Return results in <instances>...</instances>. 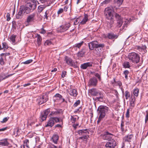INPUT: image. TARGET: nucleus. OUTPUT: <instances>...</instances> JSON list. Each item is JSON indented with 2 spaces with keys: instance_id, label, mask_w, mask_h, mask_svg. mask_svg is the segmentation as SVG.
Returning <instances> with one entry per match:
<instances>
[{
  "instance_id": "obj_8",
  "label": "nucleus",
  "mask_w": 148,
  "mask_h": 148,
  "mask_svg": "<svg viewBox=\"0 0 148 148\" xmlns=\"http://www.w3.org/2000/svg\"><path fill=\"white\" fill-rule=\"evenodd\" d=\"M98 82V80L95 77H92L90 79L88 82L89 87L95 86Z\"/></svg>"
},
{
  "instance_id": "obj_35",
  "label": "nucleus",
  "mask_w": 148,
  "mask_h": 148,
  "mask_svg": "<svg viewBox=\"0 0 148 148\" xmlns=\"http://www.w3.org/2000/svg\"><path fill=\"white\" fill-rule=\"evenodd\" d=\"M16 37V35L13 34L10 36V39L12 42L13 43H15V38Z\"/></svg>"
},
{
  "instance_id": "obj_3",
  "label": "nucleus",
  "mask_w": 148,
  "mask_h": 148,
  "mask_svg": "<svg viewBox=\"0 0 148 148\" xmlns=\"http://www.w3.org/2000/svg\"><path fill=\"white\" fill-rule=\"evenodd\" d=\"M127 58L130 61L134 63H137L140 61L139 56L137 53L135 52L129 53L128 55Z\"/></svg>"
},
{
  "instance_id": "obj_48",
  "label": "nucleus",
  "mask_w": 148,
  "mask_h": 148,
  "mask_svg": "<svg viewBox=\"0 0 148 148\" xmlns=\"http://www.w3.org/2000/svg\"><path fill=\"white\" fill-rule=\"evenodd\" d=\"M33 61V60L32 59L27 60L25 62H23V63L24 64H28L31 63Z\"/></svg>"
},
{
  "instance_id": "obj_59",
  "label": "nucleus",
  "mask_w": 148,
  "mask_h": 148,
  "mask_svg": "<svg viewBox=\"0 0 148 148\" xmlns=\"http://www.w3.org/2000/svg\"><path fill=\"white\" fill-rule=\"evenodd\" d=\"M49 13V11L48 10H47L45 13V15L44 16H45V17L47 19H48V16L47 15H48V14Z\"/></svg>"
},
{
  "instance_id": "obj_21",
  "label": "nucleus",
  "mask_w": 148,
  "mask_h": 148,
  "mask_svg": "<svg viewBox=\"0 0 148 148\" xmlns=\"http://www.w3.org/2000/svg\"><path fill=\"white\" fill-rule=\"evenodd\" d=\"M88 20V16L86 14H85L84 17L83 18L82 21L80 22L79 24L84 25L86 23Z\"/></svg>"
},
{
  "instance_id": "obj_9",
  "label": "nucleus",
  "mask_w": 148,
  "mask_h": 148,
  "mask_svg": "<svg viewBox=\"0 0 148 148\" xmlns=\"http://www.w3.org/2000/svg\"><path fill=\"white\" fill-rule=\"evenodd\" d=\"M119 36V35L114 34L112 32L108 33L106 35V38L111 40H115L117 39Z\"/></svg>"
},
{
  "instance_id": "obj_30",
  "label": "nucleus",
  "mask_w": 148,
  "mask_h": 148,
  "mask_svg": "<svg viewBox=\"0 0 148 148\" xmlns=\"http://www.w3.org/2000/svg\"><path fill=\"white\" fill-rule=\"evenodd\" d=\"M137 49L140 51V50H143V51L144 52V53H145L146 51V49L147 48L146 47L145 45H143L142 46V47H140L139 46H138L137 47Z\"/></svg>"
},
{
  "instance_id": "obj_41",
  "label": "nucleus",
  "mask_w": 148,
  "mask_h": 148,
  "mask_svg": "<svg viewBox=\"0 0 148 148\" xmlns=\"http://www.w3.org/2000/svg\"><path fill=\"white\" fill-rule=\"evenodd\" d=\"M138 92L139 90L138 89L136 88L134 89L133 92V94L134 96L137 97L138 95Z\"/></svg>"
},
{
  "instance_id": "obj_34",
  "label": "nucleus",
  "mask_w": 148,
  "mask_h": 148,
  "mask_svg": "<svg viewBox=\"0 0 148 148\" xmlns=\"http://www.w3.org/2000/svg\"><path fill=\"white\" fill-rule=\"evenodd\" d=\"M110 20L109 21H108V23H109L108 24V26L109 25L110 28H111L112 26V25L114 23V20L112 18L111 19H109Z\"/></svg>"
},
{
  "instance_id": "obj_11",
  "label": "nucleus",
  "mask_w": 148,
  "mask_h": 148,
  "mask_svg": "<svg viewBox=\"0 0 148 148\" xmlns=\"http://www.w3.org/2000/svg\"><path fill=\"white\" fill-rule=\"evenodd\" d=\"M88 130V129L80 130L78 131L77 133L79 136H88V134H89Z\"/></svg>"
},
{
  "instance_id": "obj_23",
  "label": "nucleus",
  "mask_w": 148,
  "mask_h": 148,
  "mask_svg": "<svg viewBox=\"0 0 148 148\" xmlns=\"http://www.w3.org/2000/svg\"><path fill=\"white\" fill-rule=\"evenodd\" d=\"M83 43L84 42L82 41L80 43L76 44L73 46L72 49H75L76 47L80 48L83 44Z\"/></svg>"
},
{
  "instance_id": "obj_58",
  "label": "nucleus",
  "mask_w": 148,
  "mask_h": 148,
  "mask_svg": "<svg viewBox=\"0 0 148 148\" xmlns=\"http://www.w3.org/2000/svg\"><path fill=\"white\" fill-rule=\"evenodd\" d=\"M52 118L53 119V121H55L56 123L60 121L59 118L55 117Z\"/></svg>"
},
{
  "instance_id": "obj_46",
  "label": "nucleus",
  "mask_w": 148,
  "mask_h": 148,
  "mask_svg": "<svg viewBox=\"0 0 148 148\" xmlns=\"http://www.w3.org/2000/svg\"><path fill=\"white\" fill-rule=\"evenodd\" d=\"M80 19L79 18H77L74 21V25H77L79 23L80 21Z\"/></svg>"
},
{
  "instance_id": "obj_31",
  "label": "nucleus",
  "mask_w": 148,
  "mask_h": 148,
  "mask_svg": "<svg viewBox=\"0 0 148 148\" xmlns=\"http://www.w3.org/2000/svg\"><path fill=\"white\" fill-rule=\"evenodd\" d=\"M54 97L57 98L58 99L60 100L62 99V102H64L65 101L64 99L62 98V96L58 93L56 94L54 96Z\"/></svg>"
},
{
  "instance_id": "obj_1",
  "label": "nucleus",
  "mask_w": 148,
  "mask_h": 148,
  "mask_svg": "<svg viewBox=\"0 0 148 148\" xmlns=\"http://www.w3.org/2000/svg\"><path fill=\"white\" fill-rule=\"evenodd\" d=\"M25 6L22 5L19 11L24 14L25 12L27 14L32 12L36 7L38 1L35 0H27Z\"/></svg>"
},
{
  "instance_id": "obj_12",
  "label": "nucleus",
  "mask_w": 148,
  "mask_h": 148,
  "mask_svg": "<svg viewBox=\"0 0 148 148\" xmlns=\"http://www.w3.org/2000/svg\"><path fill=\"white\" fill-rule=\"evenodd\" d=\"M100 92L95 88H92L89 90V92L91 95L94 96H98Z\"/></svg>"
},
{
  "instance_id": "obj_42",
  "label": "nucleus",
  "mask_w": 148,
  "mask_h": 148,
  "mask_svg": "<svg viewBox=\"0 0 148 148\" xmlns=\"http://www.w3.org/2000/svg\"><path fill=\"white\" fill-rule=\"evenodd\" d=\"M123 24L122 20L117 21V26L118 27H120Z\"/></svg>"
},
{
  "instance_id": "obj_5",
  "label": "nucleus",
  "mask_w": 148,
  "mask_h": 148,
  "mask_svg": "<svg viewBox=\"0 0 148 148\" xmlns=\"http://www.w3.org/2000/svg\"><path fill=\"white\" fill-rule=\"evenodd\" d=\"M109 110V108L106 106H100L98 108L97 111L98 112L99 116L104 118L106 113Z\"/></svg>"
},
{
  "instance_id": "obj_29",
  "label": "nucleus",
  "mask_w": 148,
  "mask_h": 148,
  "mask_svg": "<svg viewBox=\"0 0 148 148\" xmlns=\"http://www.w3.org/2000/svg\"><path fill=\"white\" fill-rule=\"evenodd\" d=\"M123 0H114V3L118 7H119L122 4Z\"/></svg>"
},
{
  "instance_id": "obj_61",
  "label": "nucleus",
  "mask_w": 148,
  "mask_h": 148,
  "mask_svg": "<svg viewBox=\"0 0 148 148\" xmlns=\"http://www.w3.org/2000/svg\"><path fill=\"white\" fill-rule=\"evenodd\" d=\"M66 71L63 72L62 73V74L61 75L62 77L63 78L65 77L66 76Z\"/></svg>"
},
{
  "instance_id": "obj_2",
  "label": "nucleus",
  "mask_w": 148,
  "mask_h": 148,
  "mask_svg": "<svg viewBox=\"0 0 148 148\" xmlns=\"http://www.w3.org/2000/svg\"><path fill=\"white\" fill-rule=\"evenodd\" d=\"M105 136V139L108 140L105 146L106 147L114 148L116 145V142L114 139L112 138V136H113V135L108 132H107Z\"/></svg>"
},
{
  "instance_id": "obj_64",
  "label": "nucleus",
  "mask_w": 148,
  "mask_h": 148,
  "mask_svg": "<svg viewBox=\"0 0 148 148\" xmlns=\"http://www.w3.org/2000/svg\"><path fill=\"white\" fill-rule=\"evenodd\" d=\"M148 120V112H147V113L146 115L145 119V122L146 123L147 121Z\"/></svg>"
},
{
  "instance_id": "obj_44",
  "label": "nucleus",
  "mask_w": 148,
  "mask_h": 148,
  "mask_svg": "<svg viewBox=\"0 0 148 148\" xmlns=\"http://www.w3.org/2000/svg\"><path fill=\"white\" fill-rule=\"evenodd\" d=\"M125 99H127L128 98L130 97V94L129 92L127 91H126L125 92Z\"/></svg>"
},
{
  "instance_id": "obj_55",
  "label": "nucleus",
  "mask_w": 148,
  "mask_h": 148,
  "mask_svg": "<svg viewBox=\"0 0 148 148\" xmlns=\"http://www.w3.org/2000/svg\"><path fill=\"white\" fill-rule=\"evenodd\" d=\"M6 17L7 18V20L8 21H9L11 19V18L10 17V14L9 13H7Z\"/></svg>"
},
{
  "instance_id": "obj_26",
  "label": "nucleus",
  "mask_w": 148,
  "mask_h": 148,
  "mask_svg": "<svg viewBox=\"0 0 148 148\" xmlns=\"http://www.w3.org/2000/svg\"><path fill=\"white\" fill-rule=\"evenodd\" d=\"M9 145V143L7 141L6 139H5L0 142V147L8 146Z\"/></svg>"
},
{
  "instance_id": "obj_60",
  "label": "nucleus",
  "mask_w": 148,
  "mask_h": 148,
  "mask_svg": "<svg viewBox=\"0 0 148 148\" xmlns=\"http://www.w3.org/2000/svg\"><path fill=\"white\" fill-rule=\"evenodd\" d=\"M103 117L99 116L98 118V120H97V123H99L100 122V121L103 119Z\"/></svg>"
},
{
  "instance_id": "obj_62",
  "label": "nucleus",
  "mask_w": 148,
  "mask_h": 148,
  "mask_svg": "<svg viewBox=\"0 0 148 148\" xmlns=\"http://www.w3.org/2000/svg\"><path fill=\"white\" fill-rule=\"evenodd\" d=\"M128 21H125L124 23L123 24V27H127V25H128Z\"/></svg>"
},
{
  "instance_id": "obj_22",
  "label": "nucleus",
  "mask_w": 148,
  "mask_h": 148,
  "mask_svg": "<svg viewBox=\"0 0 148 148\" xmlns=\"http://www.w3.org/2000/svg\"><path fill=\"white\" fill-rule=\"evenodd\" d=\"M29 140L26 139L23 141V148H29Z\"/></svg>"
},
{
  "instance_id": "obj_54",
  "label": "nucleus",
  "mask_w": 148,
  "mask_h": 148,
  "mask_svg": "<svg viewBox=\"0 0 148 148\" xmlns=\"http://www.w3.org/2000/svg\"><path fill=\"white\" fill-rule=\"evenodd\" d=\"M9 118V117H5L3 119V121H1V122L3 123L6 122L8 120Z\"/></svg>"
},
{
  "instance_id": "obj_43",
  "label": "nucleus",
  "mask_w": 148,
  "mask_h": 148,
  "mask_svg": "<svg viewBox=\"0 0 148 148\" xmlns=\"http://www.w3.org/2000/svg\"><path fill=\"white\" fill-rule=\"evenodd\" d=\"M99 95L100 96L97 97V99L98 100H99L100 99H102L103 97V95L101 92L99 93L98 95Z\"/></svg>"
},
{
  "instance_id": "obj_19",
  "label": "nucleus",
  "mask_w": 148,
  "mask_h": 148,
  "mask_svg": "<svg viewBox=\"0 0 148 148\" xmlns=\"http://www.w3.org/2000/svg\"><path fill=\"white\" fill-rule=\"evenodd\" d=\"M49 6V5H39L38 8V12L40 13L47 6Z\"/></svg>"
},
{
  "instance_id": "obj_38",
  "label": "nucleus",
  "mask_w": 148,
  "mask_h": 148,
  "mask_svg": "<svg viewBox=\"0 0 148 148\" xmlns=\"http://www.w3.org/2000/svg\"><path fill=\"white\" fill-rule=\"evenodd\" d=\"M37 41L39 45L40 44V42L42 40L41 37L40 35L37 34Z\"/></svg>"
},
{
  "instance_id": "obj_56",
  "label": "nucleus",
  "mask_w": 148,
  "mask_h": 148,
  "mask_svg": "<svg viewBox=\"0 0 148 148\" xmlns=\"http://www.w3.org/2000/svg\"><path fill=\"white\" fill-rule=\"evenodd\" d=\"M111 1V0H105L103 2L102 4H108Z\"/></svg>"
},
{
  "instance_id": "obj_20",
  "label": "nucleus",
  "mask_w": 148,
  "mask_h": 148,
  "mask_svg": "<svg viewBox=\"0 0 148 148\" xmlns=\"http://www.w3.org/2000/svg\"><path fill=\"white\" fill-rule=\"evenodd\" d=\"M86 52L84 49H82L81 51L78 52L77 53V56L78 57H83L84 55Z\"/></svg>"
},
{
  "instance_id": "obj_52",
  "label": "nucleus",
  "mask_w": 148,
  "mask_h": 148,
  "mask_svg": "<svg viewBox=\"0 0 148 148\" xmlns=\"http://www.w3.org/2000/svg\"><path fill=\"white\" fill-rule=\"evenodd\" d=\"M80 101L79 100H78L74 104L73 106L74 107H76L78 105L80 104Z\"/></svg>"
},
{
  "instance_id": "obj_50",
  "label": "nucleus",
  "mask_w": 148,
  "mask_h": 148,
  "mask_svg": "<svg viewBox=\"0 0 148 148\" xmlns=\"http://www.w3.org/2000/svg\"><path fill=\"white\" fill-rule=\"evenodd\" d=\"M95 76L97 77L99 81L101 80L100 75H99L98 73H96L94 74Z\"/></svg>"
},
{
  "instance_id": "obj_7",
  "label": "nucleus",
  "mask_w": 148,
  "mask_h": 148,
  "mask_svg": "<svg viewBox=\"0 0 148 148\" xmlns=\"http://www.w3.org/2000/svg\"><path fill=\"white\" fill-rule=\"evenodd\" d=\"M71 26V24L68 23L62 25L58 27L57 29L58 32H64L67 30Z\"/></svg>"
},
{
  "instance_id": "obj_53",
  "label": "nucleus",
  "mask_w": 148,
  "mask_h": 148,
  "mask_svg": "<svg viewBox=\"0 0 148 148\" xmlns=\"http://www.w3.org/2000/svg\"><path fill=\"white\" fill-rule=\"evenodd\" d=\"M64 11V10L62 8H60L59 10L57 12V14H59L62 13Z\"/></svg>"
},
{
  "instance_id": "obj_15",
  "label": "nucleus",
  "mask_w": 148,
  "mask_h": 148,
  "mask_svg": "<svg viewBox=\"0 0 148 148\" xmlns=\"http://www.w3.org/2000/svg\"><path fill=\"white\" fill-rule=\"evenodd\" d=\"M92 66V63L88 62L84 63L82 64L80 66L81 68L82 69H86L88 67Z\"/></svg>"
},
{
  "instance_id": "obj_18",
  "label": "nucleus",
  "mask_w": 148,
  "mask_h": 148,
  "mask_svg": "<svg viewBox=\"0 0 148 148\" xmlns=\"http://www.w3.org/2000/svg\"><path fill=\"white\" fill-rule=\"evenodd\" d=\"M54 124V121H53V119L52 118L49 119V121H48L47 124L46 125L45 127L48 126L52 127Z\"/></svg>"
},
{
  "instance_id": "obj_63",
  "label": "nucleus",
  "mask_w": 148,
  "mask_h": 148,
  "mask_svg": "<svg viewBox=\"0 0 148 148\" xmlns=\"http://www.w3.org/2000/svg\"><path fill=\"white\" fill-rule=\"evenodd\" d=\"M40 33L41 34H44L46 33V31L43 28L41 29Z\"/></svg>"
},
{
  "instance_id": "obj_36",
  "label": "nucleus",
  "mask_w": 148,
  "mask_h": 148,
  "mask_svg": "<svg viewBox=\"0 0 148 148\" xmlns=\"http://www.w3.org/2000/svg\"><path fill=\"white\" fill-rule=\"evenodd\" d=\"M89 137V136H81L79 137L78 139H81L84 141H86Z\"/></svg>"
},
{
  "instance_id": "obj_51",
  "label": "nucleus",
  "mask_w": 148,
  "mask_h": 148,
  "mask_svg": "<svg viewBox=\"0 0 148 148\" xmlns=\"http://www.w3.org/2000/svg\"><path fill=\"white\" fill-rule=\"evenodd\" d=\"M0 64L2 65H3L5 64V62L2 57H1L0 58Z\"/></svg>"
},
{
  "instance_id": "obj_13",
  "label": "nucleus",
  "mask_w": 148,
  "mask_h": 148,
  "mask_svg": "<svg viewBox=\"0 0 148 148\" xmlns=\"http://www.w3.org/2000/svg\"><path fill=\"white\" fill-rule=\"evenodd\" d=\"M48 100V98L46 97H45L44 96H42V97H40L37 99L38 103L39 105L41 104L46 102Z\"/></svg>"
},
{
  "instance_id": "obj_25",
  "label": "nucleus",
  "mask_w": 148,
  "mask_h": 148,
  "mask_svg": "<svg viewBox=\"0 0 148 148\" xmlns=\"http://www.w3.org/2000/svg\"><path fill=\"white\" fill-rule=\"evenodd\" d=\"M70 94L71 95L76 97L77 94V92L76 90L71 89L70 90Z\"/></svg>"
},
{
  "instance_id": "obj_14",
  "label": "nucleus",
  "mask_w": 148,
  "mask_h": 148,
  "mask_svg": "<svg viewBox=\"0 0 148 148\" xmlns=\"http://www.w3.org/2000/svg\"><path fill=\"white\" fill-rule=\"evenodd\" d=\"M65 60L66 63L70 66H73L75 64L74 62L71 59L67 56L65 57Z\"/></svg>"
},
{
  "instance_id": "obj_17",
  "label": "nucleus",
  "mask_w": 148,
  "mask_h": 148,
  "mask_svg": "<svg viewBox=\"0 0 148 148\" xmlns=\"http://www.w3.org/2000/svg\"><path fill=\"white\" fill-rule=\"evenodd\" d=\"M35 16V14H33L28 16L26 22L28 23H29L33 21L34 20Z\"/></svg>"
},
{
  "instance_id": "obj_16",
  "label": "nucleus",
  "mask_w": 148,
  "mask_h": 148,
  "mask_svg": "<svg viewBox=\"0 0 148 148\" xmlns=\"http://www.w3.org/2000/svg\"><path fill=\"white\" fill-rule=\"evenodd\" d=\"M133 137V135L130 134L127 135V136L125 137L124 138V140L125 142H130Z\"/></svg>"
},
{
  "instance_id": "obj_57",
  "label": "nucleus",
  "mask_w": 148,
  "mask_h": 148,
  "mask_svg": "<svg viewBox=\"0 0 148 148\" xmlns=\"http://www.w3.org/2000/svg\"><path fill=\"white\" fill-rule=\"evenodd\" d=\"M76 119V118H75L72 116H71V119L73 123H74L75 122Z\"/></svg>"
},
{
  "instance_id": "obj_32",
  "label": "nucleus",
  "mask_w": 148,
  "mask_h": 148,
  "mask_svg": "<svg viewBox=\"0 0 148 148\" xmlns=\"http://www.w3.org/2000/svg\"><path fill=\"white\" fill-rule=\"evenodd\" d=\"M121 131L123 133H125L126 132V130L124 127V122L122 120L121 121Z\"/></svg>"
},
{
  "instance_id": "obj_6",
  "label": "nucleus",
  "mask_w": 148,
  "mask_h": 148,
  "mask_svg": "<svg viewBox=\"0 0 148 148\" xmlns=\"http://www.w3.org/2000/svg\"><path fill=\"white\" fill-rule=\"evenodd\" d=\"M113 7H108L105 8L104 10V14L107 19H111L113 17Z\"/></svg>"
},
{
  "instance_id": "obj_45",
  "label": "nucleus",
  "mask_w": 148,
  "mask_h": 148,
  "mask_svg": "<svg viewBox=\"0 0 148 148\" xmlns=\"http://www.w3.org/2000/svg\"><path fill=\"white\" fill-rule=\"evenodd\" d=\"M114 83H117L119 86H121L122 84L121 82L120 81H118L117 82H116L115 80V79L114 78Z\"/></svg>"
},
{
  "instance_id": "obj_28",
  "label": "nucleus",
  "mask_w": 148,
  "mask_h": 148,
  "mask_svg": "<svg viewBox=\"0 0 148 148\" xmlns=\"http://www.w3.org/2000/svg\"><path fill=\"white\" fill-rule=\"evenodd\" d=\"M58 136L57 135H54L52 137V139L53 142L55 143H57L58 140Z\"/></svg>"
},
{
  "instance_id": "obj_47",
  "label": "nucleus",
  "mask_w": 148,
  "mask_h": 148,
  "mask_svg": "<svg viewBox=\"0 0 148 148\" xmlns=\"http://www.w3.org/2000/svg\"><path fill=\"white\" fill-rule=\"evenodd\" d=\"M2 45L3 48L7 49L8 48V47L7 45V44L5 42L2 43Z\"/></svg>"
},
{
  "instance_id": "obj_37",
  "label": "nucleus",
  "mask_w": 148,
  "mask_h": 148,
  "mask_svg": "<svg viewBox=\"0 0 148 148\" xmlns=\"http://www.w3.org/2000/svg\"><path fill=\"white\" fill-rule=\"evenodd\" d=\"M114 15L117 21L119 20H122V19L121 16L118 14L116 13Z\"/></svg>"
},
{
  "instance_id": "obj_4",
  "label": "nucleus",
  "mask_w": 148,
  "mask_h": 148,
  "mask_svg": "<svg viewBox=\"0 0 148 148\" xmlns=\"http://www.w3.org/2000/svg\"><path fill=\"white\" fill-rule=\"evenodd\" d=\"M89 49L90 50H92L94 48L101 47L103 48L105 45L103 44L99 43L97 41H92L88 43Z\"/></svg>"
},
{
  "instance_id": "obj_27",
  "label": "nucleus",
  "mask_w": 148,
  "mask_h": 148,
  "mask_svg": "<svg viewBox=\"0 0 148 148\" xmlns=\"http://www.w3.org/2000/svg\"><path fill=\"white\" fill-rule=\"evenodd\" d=\"M135 97H131V99L130 101V106L132 107H134L135 105Z\"/></svg>"
},
{
  "instance_id": "obj_39",
  "label": "nucleus",
  "mask_w": 148,
  "mask_h": 148,
  "mask_svg": "<svg viewBox=\"0 0 148 148\" xmlns=\"http://www.w3.org/2000/svg\"><path fill=\"white\" fill-rule=\"evenodd\" d=\"M71 6L70 5H66L64 7L63 10L64 11L66 12L68 10H71Z\"/></svg>"
},
{
  "instance_id": "obj_24",
  "label": "nucleus",
  "mask_w": 148,
  "mask_h": 148,
  "mask_svg": "<svg viewBox=\"0 0 148 148\" xmlns=\"http://www.w3.org/2000/svg\"><path fill=\"white\" fill-rule=\"evenodd\" d=\"M13 74H11L6 75L5 73H2L0 75V78H2V80L5 79L9 77L12 76Z\"/></svg>"
},
{
  "instance_id": "obj_40",
  "label": "nucleus",
  "mask_w": 148,
  "mask_h": 148,
  "mask_svg": "<svg viewBox=\"0 0 148 148\" xmlns=\"http://www.w3.org/2000/svg\"><path fill=\"white\" fill-rule=\"evenodd\" d=\"M123 66L125 68H129L130 67V63L128 62H124L123 63Z\"/></svg>"
},
{
  "instance_id": "obj_49",
  "label": "nucleus",
  "mask_w": 148,
  "mask_h": 148,
  "mask_svg": "<svg viewBox=\"0 0 148 148\" xmlns=\"http://www.w3.org/2000/svg\"><path fill=\"white\" fill-rule=\"evenodd\" d=\"M52 44V42L51 41L49 40H46L45 43V45H51Z\"/></svg>"
},
{
  "instance_id": "obj_10",
  "label": "nucleus",
  "mask_w": 148,
  "mask_h": 148,
  "mask_svg": "<svg viewBox=\"0 0 148 148\" xmlns=\"http://www.w3.org/2000/svg\"><path fill=\"white\" fill-rule=\"evenodd\" d=\"M50 112V109H48L41 113V119L42 121L46 119L48 114Z\"/></svg>"
},
{
  "instance_id": "obj_33",
  "label": "nucleus",
  "mask_w": 148,
  "mask_h": 148,
  "mask_svg": "<svg viewBox=\"0 0 148 148\" xmlns=\"http://www.w3.org/2000/svg\"><path fill=\"white\" fill-rule=\"evenodd\" d=\"M24 14L20 11H19L16 15V18L17 19H21Z\"/></svg>"
}]
</instances>
